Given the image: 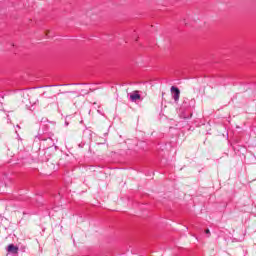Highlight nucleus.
<instances>
[{"instance_id": "39448f33", "label": "nucleus", "mask_w": 256, "mask_h": 256, "mask_svg": "<svg viewBox=\"0 0 256 256\" xmlns=\"http://www.w3.org/2000/svg\"><path fill=\"white\" fill-rule=\"evenodd\" d=\"M205 233H206V235H208V237H211V231L209 229H206Z\"/></svg>"}, {"instance_id": "f257e3e1", "label": "nucleus", "mask_w": 256, "mask_h": 256, "mask_svg": "<svg viewBox=\"0 0 256 256\" xmlns=\"http://www.w3.org/2000/svg\"><path fill=\"white\" fill-rule=\"evenodd\" d=\"M36 139H39V141H48V148L55 147V140H53V138L51 137H48V138L43 137V133H41V130H39L38 135L36 136Z\"/></svg>"}, {"instance_id": "20e7f679", "label": "nucleus", "mask_w": 256, "mask_h": 256, "mask_svg": "<svg viewBox=\"0 0 256 256\" xmlns=\"http://www.w3.org/2000/svg\"><path fill=\"white\" fill-rule=\"evenodd\" d=\"M138 99H141V94H139L138 91H134L132 94H130V101L135 102Z\"/></svg>"}, {"instance_id": "0eeeda50", "label": "nucleus", "mask_w": 256, "mask_h": 256, "mask_svg": "<svg viewBox=\"0 0 256 256\" xmlns=\"http://www.w3.org/2000/svg\"><path fill=\"white\" fill-rule=\"evenodd\" d=\"M17 128H18V129H21V127H20L19 125H17Z\"/></svg>"}, {"instance_id": "423d86ee", "label": "nucleus", "mask_w": 256, "mask_h": 256, "mask_svg": "<svg viewBox=\"0 0 256 256\" xmlns=\"http://www.w3.org/2000/svg\"><path fill=\"white\" fill-rule=\"evenodd\" d=\"M41 123H45V120H41Z\"/></svg>"}, {"instance_id": "7ed1b4c3", "label": "nucleus", "mask_w": 256, "mask_h": 256, "mask_svg": "<svg viewBox=\"0 0 256 256\" xmlns=\"http://www.w3.org/2000/svg\"><path fill=\"white\" fill-rule=\"evenodd\" d=\"M7 251L8 253H12V255H17V253H19V247L14 246L13 244H9Z\"/></svg>"}, {"instance_id": "6e6552de", "label": "nucleus", "mask_w": 256, "mask_h": 256, "mask_svg": "<svg viewBox=\"0 0 256 256\" xmlns=\"http://www.w3.org/2000/svg\"><path fill=\"white\" fill-rule=\"evenodd\" d=\"M98 113H101V111H100V110H98Z\"/></svg>"}, {"instance_id": "f03ea898", "label": "nucleus", "mask_w": 256, "mask_h": 256, "mask_svg": "<svg viewBox=\"0 0 256 256\" xmlns=\"http://www.w3.org/2000/svg\"><path fill=\"white\" fill-rule=\"evenodd\" d=\"M172 99H174L175 103H179V97H181V91L179 88L172 86L171 89Z\"/></svg>"}]
</instances>
